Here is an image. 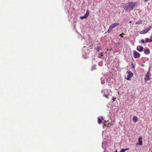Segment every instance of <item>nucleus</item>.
<instances>
[{"instance_id":"1","label":"nucleus","mask_w":152,"mask_h":152,"mask_svg":"<svg viewBox=\"0 0 152 152\" xmlns=\"http://www.w3.org/2000/svg\"><path fill=\"white\" fill-rule=\"evenodd\" d=\"M137 2H129L125 5V9L126 12H129L133 10L135 7L137 5Z\"/></svg>"},{"instance_id":"2","label":"nucleus","mask_w":152,"mask_h":152,"mask_svg":"<svg viewBox=\"0 0 152 152\" xmlns=\"http://www.w3.org/2000/svg\"><path fill=\"white\" fill-rule=\"evenodd\" d=\"M119 25V24L118 23H114L113 24L110 26L109 29L107 31V32L109 33L110 32L112 31H113L112 29L113 28H114L116 26Z\"/></svg>"},{"instance_id":"3","label":"nucleus","mask_w":152,"mask_h":152,"mask_svg":"<svg viewBox=\"0 0 152 152\" xmlns=\"http://www.w3.org/2000/svg\"><path fill=\"white\" fill-rule=\"evenodd\" d=\"M151 76V73L148 71L146 73L145 76L144 77V80L145 82L148 81L150 80L151 79V78L150 77Z\"/></svg>"},{"instance_id":"4","label":"nucleus","mask_w":152,"mask_h":152,"mask_svg":"<svg viewBox=\"0 0 152 152\" xmlns=\"http://www.w3.org/2000/svg\"><path fill=\"white\" fill-rule=\"evenodd\" d=\"M126 73L127 74L126 79L129 80L131 79L132 77L133 76V74L129 71H127Z\"/></svg>"},{"instance_id":"5","label":"nucleus","mask_w":152,"mask_h":152,"mask_svg":"<svg viewBox=\"0 0 152 152\" xmlns=\"http://www.w3.org/2000/svg\"><path fill=\"white\" fill-rule=\"evenodd\" d=\"M133 57L134 58H140V55L138 52L136 51H133Z\"/></svg>"},{"instance_id":"6","label":"nucleus","mask_w":152,"mask_h":152,"mask_svg":"<svg viewBox=\"0 0 152 152\" xmlns=\"http://www.w3.org/2000/svg\"><path fill=\"white\" fill-rule=\"evenodd\" d=\"M142 137L141 136L138 139L139 142L137 143L136 144V145H141L142 144Z\"/></svg>"},{"instance_id":"7","label":"nucleus","mask_w":152,"mask_h":152,"mask_svg":"<svg viewBox=\"0 0 152 152\" xmlns=\"http://www.w3.org/2000/svg\"><path fill=\"white\" fill-rule=\"evenodd\" d=\"M150 27H148L143 30L141 32L140 34H145L147 33L148 31L150 30Z\"/></svg>"},{"instance_id":"8","label":"nucleus","mask_w":152,"mask_h":152,"mask_svg":"<svg viewBox=\"0 0 152 152\" xmlns=\"http://www.w3.org/2000/svg\"><path fill=\"white\" fill-rule=\"evenodd\" d=\"M150 51L149 49H145L144 50V53L145 54H149L150 53Z\"/></svg>"},{"instance_id":"9","label":"nucleus","mask_w":152,"mask_h":152,"mask_svg":"<svg viewBox=\"0 0 152 152\" xmlns=\"http://www.w3.org/2000/svg\"><path fill=\"white\" fill-rule=\"evenodd\" d=\"M143 48L141 46H138L137 47V50L139 52H141L142 51Z\"/></svg>"},{"instance_id":"10","label":"nucleus","mask_w":152,"mask_h":152,"mask_svg":"<svg viewBox=\"0 0 152 152\" xmlns=\"http://www.w3.org/2000/svg\"><path fill=\"white\" fill-rule=\"evenodd\" d=\"M133 120L134 122H136L138 120V118L137 117L134 116L133 118Z\"/></svg>"},{"instance_id":"11","label":"nucleus","mask_w":152,"mask_h":152,"mask_svg":"<svg viewBox=\"0 0 152 152\" xmlns=\"http://www.w3.org/2000/svg\"><path fill=\"white\" fill-rule=\"evenodd\" d=\"M142 23V21L141 20H139L136 23V24H141Z\"/></svg>"},{"instance_id":"12","label":"nucleus","mask_w":152,"mask_h":152,"mask_svg":"<svg viewBox=\"0 0 152 152\" xmlns=\"http://www.w3.org/2000/svg\"><path fill=\"white\" fill-rule=\"evenodd\" d=\"M152 41V39H150L149 38H147L145 39V42H150Z\"/></svg>"},{"instance_id":"13","label":"nucleus","mask_w":152,"mask_h":152,"mask_svg":"<svg viewBox=\"0 0 152 152\" xmlns=\"http://www.w3.org/2000/svg\"><path fill=\"white\" fill-rule=\"evenodd\" d=\"M129 148H126L125 149H122L121 151L120 152H124L125 151L129 150Z\"/></svg>"},{"instance_id":"14","label":"nucleus","mask_w":152,"mask_h":152,"mask_svg":"<svg viewBox=\"0 0 152 152\" xmlns=\"http://www.w3.org/2000/svg\"><path fill=\"white\" fill-rule=\"evenodd\" d=\"M89 11L88 10L86 11V14H85V16H86V17L87 18L89 16Z\"/></svg>"},{"instance_id":"15","label":"nucleus","mask_w":152,"mask_h":152,"mask_svg":"<svg viewBox=\"0 0 152 152\" xmlns=\"http://www.w3.org/2000/svg\"><path fill=\"white\" fill-rule=\"evenodd\" d=\"M98 122L99 124H101L102 123V119L100 118H98Z\"/></svg>"},{"instance_id":"16","label":"nucleus","mask_w":152,"mask_h":152,"mask_svg":"<svg viewBox=\"0 0 152 152\" xmlns=\"http://www.w3.org/2000/svg\"><path fill=\"white\" fill-rule=\"evenodd\" d=\"M86 16H81L80 17V18L82 19H83L84 18L86 19Z\"/></svg>"},{"instance_id":"17","label":"nucleus","mask_w":152,"mask_h":152,"mask_svg":"<svg viewBox=\"0 0 152 152\" xmlns=\"http://www.w3.org/2000/svg\"><path fill=\"white\" fill-rule=\"evenodd\" d=\"M124 33H122L121 34H120V36L121 37H124L122 36V35H124Z\"/></svg>"},{"instance_id":"18","label":"nucleus","mask_w":152,"mask_h":152,"mask_svg":"<svg viewBox=\"0 0 152 152\" xmlns=\"http://www.w3.org/2000/svg\"><path fill=\"white\" fill-rule=\"evenodd\" d=\"M141 42L143 43H145V40H144V39H142L141 40Z\"/></svg>"},{"instance_id":"19","label":"nucleus","mask_w":152,"mask_h":152,"mask_svg":"<svg viewBox=\"0 0 152 152\" xmlns=\"http://www.w3.org/2000/svg\"><path fill=\"white\" fill-rule=\"evenodd\" d=\"M99 49H100V47H99L97 49V52H99Z\"/></svg>"},{"instance_id":"20","label":"nucleus","mask_w":152,"mask_h":152,"mask_svg":"<svg viewBox=\"0 0 152 152\" xmlns=\"http://www.w3.org/2000/svg\"><path fill=\"white\" fill-rule=\"evenodd\" d=\"M116 98H115L114 97H113V99H112V100H113V101H115V99H116Z\"/></svg>"},{"instance_id":"21","label":"nucleus","mask_w":152,"mask_h":152,"mask_svg":"<svg viewBox=\"0 0 152 152\" xmlns=\"http://www.w3.org/2000/svg\"><path fill=\"white\" fill-rule=\"evenodd\" d=\"M103 96H105L106 98H108L107 95H106L105 94H104L103 95Z\"/></svg>"},{"instance_id":"22","label":"nucleus","mask_w":152,"mask_h":152,"mask_svg":"<svg viewBox=\"0 0 152 152\" xmlns=\"http://www.w3.org/2000/svg\"><path fill=\"white\" fill-rule=\"evenodd\" d=\"M103 53H102V52L101 53V57L103 56Z\"/></svg>"},{"instance_id":"23","label":"nucleus","mask_w":152,"mask_h":152,"mask_svg":"<svg viewBox=\"0 0 152 152\" xmlns=\"http://www.w3.org/2000/svg\"><path fill=\"white\" fill-rule=\"evenodd\" d=\"M106 126V125L105 124H104L103 127H104L105 126Z\"/></svg>"},{"instance_id":"24","label":"nucleus","mask_w":152,"mask_h":152,"mask_svg":"<svg viewBox=\"0 0 152 152\" xmlns=\"http://www.w3.org/2000/svg\"><path fill=\"white\" fill-rule=\"evenodd\" d=\"M148 0H144L145 1V2H147L148 1Z\"/></svg>"},{"instance_id":"25","label":"nucleus","mask_w":152,"mask_h":152,"mask_svg":"<svg viewBox=\"0 0 152 152\" xmlns=\"http://www.w3.org/2000/svg\"><path fill=\"white\" fill-rule=\"evenodd\" d=\"M131 22H132V21H129V23H131Z\"/></svg>"},{"instance_id":"26","label":"nucleus","mask_w":152,"mask_h":152,"mask_svg":"<svg viewBox=\"0 0 152 152\" xmlns=\"http://www.w3.org/2000/svg\"><path fill=\"white\" fill-rule=\"evenodd\" d=\"M101 119L103 120V117H102Z\"/></svg>"},{"instance_id":"27","label":"nucleus","mask_w":152,"mask_h":152,"mask_svg":"<svg viewBox=\"0 0 152 152\" xmlns=\"http://www.w3.org/2000/svg\"><path fill=\"white\" fill-rule=\"evenodd\" d=\"M115 152H118L117 150H116V151Z\"/></svg>"},{"instance_id":"28","label":"nucleus","mask_w":152,"mask_h":152,"mask_svg":"<svg viewBox=\"0 0 152 152\" xmlns=\"http://www.w3.org/2000/svg\"><path fill=\"white\" fill-rule=\"evenodd\" d=\"M99 58H101V57L100 56V57H99Z\"/></svg>"}]
</instances>
